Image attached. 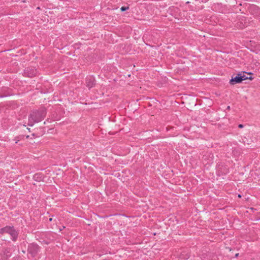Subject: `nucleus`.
<instances>
[{
	"label": "nucleus",
	"instance_id": "nucleus-1",
	"mask_svg": "<svg viewBox=\"0 0 260 260\" xmlns=\"http://www.w3.org/2000/svg\"><path fill=\"white\" fill-rule=\"evenodd\" d=\"M46 115V109L42 108L39 110L32 111L28 116V125L32 126L35 123H38L43 120Z\"/></svg>",
	"mask_w": 260,
	"mask_h": 260
},
{
	"label": "nucleus",
	"instance_id": "nucleus-2",
	"mask_svg": "<svg viewBox=\"0 0 260 260\" xmlns=\"http://www.w3.org/2000/svg\"><path fill=\"white\" fill-rule=\"evenodd\" d=\"M27 250L32 257H35L39 251L38 245L34 243L30 244L28 245Z\"/></svg>",
	"mask_w": 260,
	"mask_h": 260
},
{
	"label": "nucleus",
	"instance_id": "nucleus-3",
	"mask_svg": "<svg viewBox=\"0 0 260 260\" xmlns=\"http://www.w3.org/2000/svg\"><path fill=\"white\" fill-rule=\"evenodd\" d=\"M37 72L36 70L32 68H27L25 70L24 74L26 76H27L29 77H32L35 76L37 74Z\"/></svg>",
	"mask_w": 260,
	"mask_h": 260
},
{
	"label": "nucleus",
	"instance_id": "nucleus-4",
	"mask_svg": "<svg viewBox=\"0 0 260 260\" xmlns=\"http://www.w3.org/2000/svg\"><path fill=\"white\" fill-rule=\"evenodd\" d=\"M241 77H240V74H239L237 76H236L234 78H232L230 81L231 84L234 85L236 83H239L242 81V79H241Z\"/></svg>",
	"mask_w": 260,
	"mask_h": 260
},
{
	"label": "nucleus",
	"instance_id": "nucleus-5",
	"mask_svg": "<svg viewBox=\"0 0 260 260\" xmlns=\"http://www.w3.org/2000/svg\"><path fill=\"white\" fill-rule=\"evenodd\" d=\"M87 86L89 88L92 87L94 84V79L91 77L87 78L86 79Z\"/></svg>",
	"mask_w": 260,
	"mask_h": 260
},
{
	"label": "nucleus",
	"instance_id": "nucleus-6",
	"mask_svg": "<svg viewBox=\"0 0 260 260\" xmlns=\"http://www.w3.org/2000/svg\"><path fill=\"white\" fill-rule=\"evenodd\" d=\"M12 237V239L13 241H15L17 238L18 233L16 230L14 229L13 226H12L11 231L9 234Z\"/></svg>",
	"mask_w": 260,
	"mask_h": 260
},
{
	"label": "nucleus",
	"instance_id": "nucleus-7",
	"mask_svg": "<svg viewBox=\"0 0 260 260\" xmlns=\"http://www.w3.org/2000/svg\"><path fill=\"white\" fill-rule=\"evenodd\" d=\"M11 228H12V226H6V227L1 229L0 232L2 234H3V233L9 234L10 232H11Z\"/></svg>",
	"mask_w": 260,
	"mask_h": 260
},
{
	"label": "nucleus",
	"instance_id": "nucleus-8",
	"mask_svg": "<svg viewBox=\"0 0 260 260\" xmlns=\"http://www.w3.org/2000/svg\"><path fill=\"white\" fill-rule=\"evenodd\" d=\"M240 77H241V79H242V81H244V80H245L246 79H249L250 80L252 79V78L251 77H246L245 75L244 74H240Z\"/></svg>",
	"mask_w": 260,
	"mask_h": 260
},
{
	"label": "nucleus",
	"instance_id": "nucleus-9",
	"mask_svg": "<svg viewBox=\"0 0 260 260\" xmlns=\"http://www.w3.org/2000/svg\"><path fill=\"white\" fill-rule=\"evenodd\" d=\"M128 9H129V8L128 7H122L120 8V10H121V11H126V10H128Z\"/></svg>",
	"mask_w": 260,
	"mask_h": 260
},
{
	"label": "nucleus",
	"instance_id": "nucleus-10",
	"mask_svg": "<svg viewBox=\"0 0 260 260\" xmlns=\"http://www.w3.org/2000/svg\"><path fill=\"white\" fill-rule=\"evenodd\" d=\"M238 127L239 128H242V127H243V125L242 124H239Z\"/></svg>",
	"mask_w": 260,
	"mask_h": 260
},
{
	"label": "nucleus",
	"instance_id": "nucleus-11",
	"mask_svg": "<svg viewBox=\"0 0 260 260\" xmlns=\"http://www.w3.org/2000/svg\"><path fill=\"white\" fill-rule=\"evenodd\" d=\"M227 109H230V106H228V107H227Z\"/></svg>",
	"mask_w": 260,
	"mask_h": 260
},
{
	"label": "nucleus",
	"instance_id": "nucleus-12",
	"mask_svg": "<svg viewBox=\"0 0 260 260\" xmlns=\"http://www.w3.org/2000/svg\"><path fill=\"white\" fill-rule=\"evenodd\" d=\"M238 254H239L238 253H237V254L235 255L236 257L238 256Z\"/></svg>",
	"mask_w": 260,
	"mask_h": 260
},
{
	"label": "nucleus",
	"instance_id": "nucleus-13",
	"mask_svg": "<svg viewBox=\"0 0 260 260\" xmlns=\"http://www.w3.org/2000/svg\"><path fill=\"white\" fill-rule=\"evenodd\" d=\"M10 254H7V256H10Z\"/></svg>",
	"mask_w": 260,
	"mask_h": 260
},
{
	"label": "nucleus",
	"instance_id": "nucleus-14",
	"mask_svg": "<svg viewBox=\"0 0 260 260\" xmlns=\"http://www.w3.org/2000/svg\"><path fill=\"white\" fill-rule=\"evenodd\" d=\"M238 197L240 198V197H241V195H240V194H239V195H238Z\"/></svg>",
	"mask_w": 260,
	"mask_h": 260
},
{
	"label": "nucleus",
	"instance_id": "nucleus-15",
	"mask_svg": "<svg viewBox=\"0 0 260 260\" xmlns=\"http://www.w3.org/2000/svg\"><path fill=\"white\" fill-rule=\"evenodd\" d=\"M49 220H50V221H51V220H52V218H50V219H49Z\"/></svg>",
	"mask_w": 260,
	"mask_h": 260
}]
</instances>
